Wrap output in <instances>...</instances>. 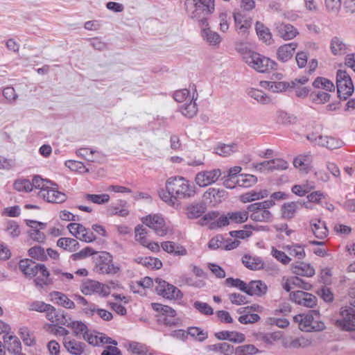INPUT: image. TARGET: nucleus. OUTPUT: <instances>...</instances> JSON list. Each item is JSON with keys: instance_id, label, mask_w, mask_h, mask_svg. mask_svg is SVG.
I'll return each instance as SVG.
<instances>
[{"instance_id": "nucleus-1", "label": "nucleus", "mask_w": 355, "mask_h": 355, "mask_svg": "<svg viewBox=\"0 0 355 355\" xmlns=\"http://www.w3.org/2000/svg\"><path fill=\"white\" fill-rule=\"evenodd\" d=\"M167 192L159 193L161 198L172 207H178V200L189 198L194 196L195 187L184 178L171 177L166 182Z\"/></svg>"}, {"instance_id": "nucleus-2", "label": "nucleus", "mask_w": 355, "mask_h": 355, "mask_svg": "<svg viewBox=\"0 0 355 355\" xmlns=\"http://www.w3.org/2000/svg\"><path fill=\"white\" fill-rule=\"evenodd\" d=\"M184 6L189 17L201 27L208 26L207 19L215 10L214 0H186Z\"/></svg>"}, {"instance_id": "nucleus-3", "label": "nucleus", "mask_w": 355, "mask_h": 355, "mask_svg": "<svg viewBox=\"0 0 355 355\" xmlns=\"http://www.w3.org/2000/svg\"><path fill=\"white\" fill-rule=\"evenodd\" d=\"M90 257L93 262V270L99 274L114 275L120 267L112 263V256L105 251L96 252L90 248Z\"/></svg>"}, {"instance_id": "nucleus-4", "label": "nucleus", "mask_w": 355, "mask_h": 355, "mask_svg": "<svg viewBox=\"0 0 355 355\" xmlns=\"http://www.w3.org/2000/svg\"><path fill=\"white\" fill-rule=\"evenodd\" d=\"M293 321L298 324L299 329L306 332L319 331L325 329L324 323L319 320V313L311 311L293 317Z\"/></svg>"}, {"instance_id": "nucleus-5", "label": "nucleus", "mask_w": 355, "mask_h": 355, "mask_svg": "<svg viewBox=\"0 0 355 355\" xmlns=\"http://www.w3.org/2000/svg\"><path fill=\"white\" fill-rule=\"evenodd\" d=\"M243 59L248 65L261 73L275 69L277 67L275 61L252 51L243 53Z\"/></svg>"}, {"instance_id": "nucleus-6", "label": "nucleus", "mask_w": 355, "mask_h": 355, "mask_svg": "<svg viewBox=\"0 0 355 355\" xmlns=\"http://www.w3.org/2000/svg\"><path fill=\"white\" fill-rule=\"evenodd\" d=\"M337 93L340 99L346 100L354 92V85L349 75L343 70L336 74Z\"/></svg>"}, {"instance_id": "nucleus-7", "label": "nucleus", "mask_w": 355, "mask_h": 355, "mask_svg": "<svg viewBox=\"0 0 355 355\" xmlns=\"http://www.w3.org/2000/svg\"><path fill=\"white\" fill-rule=\"evenodd\" d=\"M336 324L343 331H352L355 330V309L353 306H345L340 308V318Z\"/></svg>"}, {"instance_id": "nucleus-8", "label": "nucleus", "mask_w": 355, "mask_h": 355, "mask_svg": "<svg viewBox=\"0 0 355 355\" xmlns=\"http://www.w3.org/2000/svg\"><path fill=\"white\" fill-rule=\"evenodd\" d=\"M153 309L160 313L158 318V322L168 327L175 326L177 324L176 311L171 307L159 303H153Z\"/></svg>"}, {"instance_id": "nucleus-9", "label": "nucleus", "mask_w": 355, "mask_h": 355, "mask_svg": "<svg viewBox=\"0 0 355 355\" xmlns=\"http://www.w3.org/2000/svg\"><path fill=\"white\" fill-rule=\"evenodd\" d=\"M155 283L157 284L155 286L157 293L163 297L169 300L181 299L183 295L180 290L166 281L157 278Z\"/></svg>"}, {"instance_id": "nucleus-10", "label": "nucleus", "mask_w": 355, "mask_h": 355, "mask_svg": "<svg viewBox=\"0 0 355 355\" xmlns=\"http://www.w3.org/2000/svg\"><path fill=\"white\" fill-rule=\"evenodd\" d=\"M144 224L153 229L156 234L160 236H165L168 231L164 219L158 214L149 215L142 220Z\"/></svg>"}, {"instance_id": "nucleus-11", "label": "nucleus", "mask_w": 355, "mask_h": 355, "mask_svg": "<svg viewBox=\"0 0 355 355\" xmlns=\"http://www.w3.org/2000/svg\"><path fill=\"white\" fill-rule=\"evenodd\" d=\"M222 172L219 168L198 172L195 177V182L200 187H205L215 183L221 176Z\"/></svg>"}, {"instance_id": "nucleus-12", "label": "nucleus", "mask_w": 355, "mask_h": 355, "mask_svg": "<svg viewBox=\"0 0 355 355\" xmlns=\"http://www.w3.org/2000/svg\"><path fill=\"white\" fill-rule=\"evenodd\" d=\"M290 298L295 303L308 308H313L317 304V297L315 295L302 291L291 293Z\"/></svg>"}, {"instance_id": "nucleus-13", "label": "nucleus", "mask_w": 355, "mask_h": 355, "mask_svg": "<svg viewBox=\"0 0 355 355\" xmlns=\"http://www.w3.org/2000/svg\"><path fill=\"white\" fill-rule=\"evenodd\" d=\"M249 217L254 221L269 223L272 220L273 215L269 210H264L253 203L248 206Z\"/></svg>"}, {"instance_id": "nucleus-14", "label": "nucleus", "mask_w": 355, "mask_h": 355, "mask_svg": "<svg viewBox=\"0 0 355 355\" xmlns=\"http://www.w3.org/2000/svg\"><path fill=\"white\" fill-rule=\"evenodd\" d=\"M43 263H36L31 259H21L19 263V268L21 272L28 278L35 277L38 272L40 273L41 268L39 267Z\"/></svg>"}, {"instance_id": "nucleus-15", "label": "nucleus", "mask_w": 355, "mask_h": 355, "mask_svg": "<svg viewBox=\"0 0 355 355\" xmlns=\"http://www.w3.org/2000/svg\"><path fill=\"white\" fill-rule=\"evenodd\" d=\"M227 196V192L224 189L209 188L203 193V199L207 202L215 205L220 202Z\"/></svg>"}, {"instance_id": "nucleus-16", "label": "nucleus", "mask_w": 355, "mask_h": 355, "mask_svg": "<svg viewBox=\"0 0 355 355\" xmlns=\"http://www.w3.org/2000/svg\"><path fill=\"white\" fill-rule=\"evenodd\" d=\"M282 345L285 348L288 349H297L300 347H306L311 345L312 340L311 339L305 338L304 336L293 338L288 337L284 338L282 340Z\"/></svg>"}, {"instance_id": "nucleus-17", "label": "nucleus", "mask_w": 355, "mask_h": 355, "mask_svg": "<svg viewBox=\"0 0 355 355\" xmlns=\"http://www.w3.org/2000/svg\"><path fill=\"white\" fill-rule=\"evenodd\" d=\"M297 47L296 42H291L280 46L277 51L278 60L282 62H286L291 60Z\"/></svg>"}, {"instance_id": "nucleus-18", "label": "nucleus", "mask_w": 355, "mask_h": 355, "mask_svg": "<svg viewBox=\"0 0 355 355\" xmlns=\"http://www.w3.org/2000/svg\"><path fill=\"white\" fill-rule=\"evenodd\" d=\"M278 35L284 40H290L298 34L297 30L290 24L279 23L276 25Z\"/></svg>"}, {"instance_id": "nucleus-19", "label": "nucleus", "mask_w": 355, "mask_h": 355, "mask_svg": "<svg viewBox=\"0 0 355 355\" xmlns=\"http://www.w3.org/2000/svg\"><path fill=\"white\" fill-rule=\"evenodd\" d=\"M233 17L238 33L241 35L246 34L251 27L252 19L246 17L241 12H234Z\"/></svg>"}, {"instance_id": "nucleus-20", "label": "nucleus", "mask_w": 355, "mask_h": 355, "mask_svg": "<svg viewBox=\"0 0 355 355\" xmlns=\"http://www.w3.org/2000/svg\"><path fill=\"white\" fill-rule=\"evenodd\" d=\"M260 85L262 87L268 89L272 92H282L288 88H294L295 87V82H272V81H261Z\"/></svg>"}, {"instance_id": "nucleus-21", "label": "nucleus", "mask_w": 355, "mask_h": 355, "mask_svg": "<svg viewBox=\"0 0 355 355\" xmlns=\"http://www.w3.org/2000/svg\"><path fill=\"white\" fill-rule=\"evenodd\" d=\"M3 339L9 353L13 354L22 353L21 341L16 336L5 334Z\"/></svg>"}, {"instance_id": "nucleus-22", "label": "nucleus", "mask_w": 355, "mask_h": 355, "mask_svg": "<svg viewBox=\"0 0 355 355\" xmlns=\"http://www.w3.org/2000/svg\"><path fill=\"white\" fill-rule=\"evenodd\" d=\"M105 344L117 345V342L106 336L105 334L95 331L90 333V345L101 347Z\"/></svg>"}, {"instance_id": "nucleus-23", "label": "nucleus", "mask_w": 355, "mask_h": 355, "mask_svg": "<svg viewBox=\"0 0 355 355\" xmlns=\"http://www.w3.org/2000/svg\"><path fill=\"white\" fill-rule=\"evenodd\" d=\"M128 351L133 354L137 355H155V352L152 350L150 347L146 344L130 341L128 344Z\"/></svg>"}, {"instance_id": "nucleus-24", "label": "nucleus", "mask_w": 355, "mask_h": 355, "mask_svg": "<svg viewBox=\"0 0 355 355\" xmlns=\"http://www.w3.org/2000/svg\"><path fill=\"white\" fill-rule=\"evenodd\" d=\"M198 93L196 89L192 92L191 100L189 103H185L180 107V112L187 118H192L196 115L198 112L197 104L196 101L198 98Z\"/></svg>"}, {"instance_id": "nucleus-25", "label": "nucleus", "mask_w": 355, "mask_h": 355, "mask_svg": "<svg viewBox=\"0 0 355 355\" xmlns=\"http://www.w3.org/2000/svg\"><path fill=\"white\" fill-rule=\"evenodd\" d=\"M268 287L261 280L251 281L247 286L246 294L248 295L262 296L266 293Z\"/></svg>"}, {"instance_id": "nucleus-26", "label": "nucleus", "mask_w": 355, "mask_h": 355, "mask_svg": "<svg viewBox=\"0 0 355 355\" xmlns=\"http://www.w3.org/2000/svg\"><path fill=\"white\" fill-rule=\"evenodd\" d=\"M310 227L314 236L319 239H324L328 234V229L325 223L320 219L311 220Z\"/></svg>"}, {"instance_id": "nucleus-27", "label": "nucleus", "mask_w": 355, "mask_h": 355, "mask_svg": "<svg viewBox=\"0 0 355 355\" xmlns=\"http://www.w3.org/2000/svg\"><path fill=\"white\" fill-rule=\"evenodd\" d=\"M161 247L165 252L175 256H186L187 254V250L184 246L173 241L162 242Z\"/></svg>"}, {"instance_id": "nucleus-28", "label": "nucleus", "mask_w": 355, "mask_h": 355, "mask_svg": "<svg viewBox=\"0 0 355 355\" xmlns=\"http://www.w3.org/2000/svg\"><path fill=\"white\" fill-rule=\"evenodd\" d=\"M292 270L295 275L300 276L310 277L315 275L314 268L311 264L304 262H300L293 265Z\"/></svg>"}, {"instance_id": "nucleus-29", "label": "nucleus", "mask_w": 355, "mask_h": 355, "mask_svg": "<svg viewBox=\"0 0 355 355\" xmlns=\"http://www.w3.org/2000/svg\"><path fill=\"white\" fill-rule=\"evenodd\" d=\"M215 336L218 340H228L236 343H240L245 340V336L236 331H222L216 333Z\"/></svg>"}, {"instance_id": "nucleus-30", "label": "nucleus", "mask_w": 355, "mask_h": 355, "mask_svg": "<svg viewBox=\"0 0 355 355\" xmlns=\"http://www.w3.org/2000/svg\"><path fill=\"white\" fill-rule=\"evenodd\" d=\"M42 198L46 202L51 203H62L67 200V196L64 193L54 189H46L42 193Z\"/></svg>"}, {"instance_id": "nucleus-31", "label": "nucleus", "mask_w": 355, "mask_h": 355, "mask_svg": "<svg viewBox=\"0 0 355 355\" xmlns=\"http://www.w3.org/2000/svg\"><path fill=\"white\" fill-rule=\"evenodd\" d=\"M330 49L334 55H343L347 53L348 45L342 38L335 36L331 40Z\"/></svg>"}, {"instance_id": "nucleus-32", "label": "nucleus", "mask_w": 355, "mask_h": 355, "mask_svg": "<svg viewBox=\"0 0 355 355\" xmlns=\"http://www.w3.org/2000/svg\"><path fill=\"white\" fill-rule=\"evenodd\" d=\"M111 286L98 281L90 279V294L95 293L102 297H107L110 293Z\"/></svg>"}, {"instance_id": "nucleus-33", "label": "nucleus", "mask_w": 355, "mask_h": 355, "mask_svg": "<svg viewBox=\"0 0 355 355\" xmlns=\"http://www.w3.org/2000/svg\"><path fill=\"white\" fill-rule=\"evenodd\" d=\"M67 327L72 329L76 336L83 333L84 340L89 343V329L85 323L81 321H69Z\"/></svg>"}, {"instance_id": "nucleus-34", "label": "nucleus", "mask_w": 355, "mask_h": 355, "mask_svg": "<svg viewBox=\"0 0 355 355\" xmlns=\"http://www.w3.org/2000/svg\"><path fill=\"white\" fill-rule=\"evenodd\" d=\"M51 297L53 298V300L67 309H73L75 307V304L73 301L67 297V296L59 291H53L50 293Z\"/></svg>"}, {"instance_id": "nucleus-35", "label": "nucleus", "mask_w": 355, "mask_h": 355, "mask_svg": "<svg viewBox=\"0 0 355 355\" xmlns=\"http://www.w3.org/2000/svg\"><path fill=\"white\" fill-rule=\"evenodd\" d=\"M242 262L246 268L254 270H260L264 266V263L260 257H252L248 254L243 257Z\"/></svg>"}, {"instance_id": "nucleus-36", "label": "nucleus", "mask_w": 355, "mask_h": 355, "mask_svg": "<svg viewBox=\"0 0 355 355\" xmlns=\"http://www.w3.org/2000/svg\"><path fill=\"white\" fill-rule=\"evenodd\" d=\"M207 26H203L202 31V37L203 39L211 46H218L221 42V37L219 34L210 30Z\"/></svg>"}, {"instance_id": "nucleus-37", "label": "nucleus", "mask_w": 355, "mask_h": 355, "mask_svg": "<svg viewBox=\"0 0 355 355\" xmlns=\"http://www.w3.org/2000/svg\"><path fill=\"white\" fill-rule=\"evenodd\" d=\"M238 150V145L236 143L230 144H220L214 148L215 153L223 157L230 156Z\"/></svg>"}, {"instance_id": "nucleus-38", "label": "nucleus", "mask_w": 355, "mask_h": 355, "mask_svg": "<svg viewBox=\"0 0 355 355\" xmlns=\"http://www.w3.org/2000/svg\"><path fill=\"white\" fill-rule=\"evenodd\" d=\"M57 245L65 250L74 252L79 246L78 242L72 238L62 237L57 241Z\"/></svg>"}, {"instance_id": "nucleus-39", "label": "nucleus", "mask_w": 355, "mask_h": 355, "mask_svg": "<svg viewBox=\"0 0 355 355\" xmlns=\"http://www.w3.org/2000/svg\"><path fill=\"white\" fill-rule=\"evenodd\" d=\"M255 29L257 34L261 40L266 43H271L272 35L268 28L265 26L261 22L257 21L255 25Z\"/></svg>"}, {"instance_id": "nucleus-40", "label": "nucleus", "mask_w": 355, "mask_h": 355, "mask_svg": "<svg viewBox=\"0 0 355 355\" xmlns=\"http://www.w3.org/2000/svg\"><path fill=\"white\" fill-rule=\"evenodd\" d=\"M64 346L71 354L80 355L83 352V347L85 346V345L75 340H70L67 341L66 339H64Z\"/></svg>"}, {"instance_id": "nucleus-41", "label": "nucleus", "mask_w": 355, "mask_h": 355, "mask_svg": "<svg viewBox=\"0 0 355 355\" xmlns=\"http://www.w3.org/2000/svg\"><path fill=\"white\" fill-rule=\"evenodd\" d=\"M315 183L313 182H306L302 184L294 185L291 191L293 193L298 196H304L315 189Z\"/></svg>"}, {"instance_id": "nucleus-42", "label": "nucleus", "mask_w": 355, "mask_h": 355, "mask_svg": "<svg viewBox=\"0 0 355 355\" xmlns=\"http://www.w3.org/2000/svg\"><path fill=\"white\" fill-rule=\"evenodd\" d=\"M284 249L286 250L291 256L295 257L298 259H303L306 256L304 247L300 244L287 245L284 247Z\"/></svg>"}, {"instance_id": "nucleus-43", "label": "nucleus", "mask_w": 355, "mask_h": 355, "mask_svg": "<svg viewBox=\"0 0 355 355\" xmlns=\"http://www.w3.org/2000/svg\"><path fill=\"white\" fill-rule=\"evenodd\" d=\"M28 254L31 258L40 261H46L48 259L44 248L40 245H35L29 248Z\"/></svg>"}, {"instance_id": "nucleus-44", "label": "nucleus", "mask_w": 355, "mask_h": 355, "mask_svg": "<svg viewBox=\"0 0 355 355\" xmlns=\"http://www.w3.org/2000/svg\"><path fill=\"white\" fill-rule=\"evenodd\" d=\"M236 182L239 187L248 188L254 185L257 182V178L253 175L241 174L238 175Z\"/></svg>"}, {"instance_id": "nucleus-45", "label": "nucleus", "mask_w": 355, "mask_h": 355, "mask_svg": "<svg viewBox=\"0 0 355 355\" xmlns=\"http://www.w3.org/2000/svg\"><path fill=\"white\" fill-rule=\"evenodd\" d=\"M248 94L259 103L262 104H268L271 102V98L268 96L263 91L250 88L248 91Z\"/></svg>"}, {"instance_id": "nucleus-46", "label": "nucleus", "mask_w": 355, "mask_h": 355, "mask_svg": "<svg viewBox=\"0 0 355 355\" xmlns=\"http://www.w3.org/2000/svg\"><path fill=\"white\" fill-rule=\"evenodd\" d=\"M231 223L239 224L247 221L249 218L248 210L228 212Z\"/></svg>"}, {"instance_id": "nucleus-47", "label": "nucleus", "mask_w": 355, "mask_h": 355, "mask_svg": "<svg viewBox=\"0 0 355 355\" xmlns=\"http://www.w3.org/2000/svg\"><path fill=\"white\" fill-rule=\"evenodd\" d=\"M67 227L70 232V233L72 234L76 237H77V235L79 234L80 232H85V233H83V236L84 241L87 243H89V236H87V230L82 224L76 223H70L69 224H68Z\"/></svg>"}, {"instance_id": "nucleus-48", "label": "nucleus", "mask_w": 355, "mask_h": 355, "mask_svg": "<svg viewBox=\"0 0 355 355\" xmlns=\"http://www.w3.org/2000/svg\"><path fill=\"white\" fill-rule=\"evenodd\" d=\"M205 209L202 203L191 205L187 207V216L189 218H197L205 212Z\"/></svg>"}, {"instance_id": "nucleus-49", "label": "nucleus", "mask_w": 355, "mask_h": 355, "mask_svg": "<svg viewBox=\"0 0 355 355\" xmlns=\"http://www.w3.org/2000/svg\"><path fill=\"white\" fill-rule=\"evenodd\" d=\"M64 165L71 171H76L79 173L89 172V168L86 166L84 162L80 161L69 159L65 161Z\"/></svg>"}, {"instance_id": "nucleus-50", "label": "nucleus", "mask_w": 355, "mask_h": 355, "mask_svg": "<svg viewBox=\"0 0 355 355\" xmlns=\"http://www.w3.org/2000/svg\"><path fill=\"white\" fill-rule=\"evenodd\" d=\"M120 203L121 207L114 205L109 206L107 209V214L110 216L117 215L119 216L125 217L128 216L129 211L124 206L125 202L121 200Z\"/></svg>"}, {"instance_id": "nucleus-51", "label": "nucleus", "mask_w": 355, "mask_h": 355, "mask_svg": "<svg viewBox=\"0 0 355 355\" xmlns=\"http://www.w3.org/2000/svg\"><path fill=\"white\" fill-rule=\"evenodd\" d=\"M311 162V155H300L294 159L293 164L295 168L302 171L308 168Z\"/></svg>"}, {"instance_id": "nucleus-52", "label": "nucleus", "mask_w": 355, "mask_h": 355, "mask_svg": "<svg viewBox=\"0 0 355 355\" xmlns=\"http://www.w3.org/2000/svg\"><path fill=\"white\" fill-rule=\"evenodd\" d=\"M138 262L139 263L142 264L143 266L147 268H150L153 269H159L162 266V261L157 258L151 257H141L138 258Z\"/></svg>"}, {"instance_id": "nucleus-53", "label": "nucleus", "mask_w": 355, "mask_h": 355, "mask_svg": "<svg viewBox=\"0 0 355 355\" xmlns=\"http://www.w3.org/2000/svg\"><path fill=\"white\" fill-rule=\"evenodd\" d=\"M299 204L295 202L285 203L282 206V216L284 218L291 219L294 217Z\"/></svg>"}, {"instance_id": "nucleus-54", "label": "nucleus", "mask_w": 355, "mask_h": 355, "mask_svg": "<svg viewBox=\"0 0 355 355\" xmlns=\"http://www.w3.org/2000/svg\"><path fill=\"white\" fill-rule=\"evenodd\" d=\"M276 120L278 123L288 125L295 123L296 117L284 111L277 112Z\"/></svg>"}, {"instance_id": "nucleus-55", "label": "nucleus", "mask_w": 355, "mask_h": 355, "mask_svg": "<svg viewBox=\"0 0 355 355\" xmlns=\"http://www.w3.org/2000/svg\"><path fill=\"white\" fill-rule=\"evenodd\" d=\"M313 86L315 88H322L327 91H334L335 87L334 83L327 78L322 77L317 78L313 83Z\"/></svg>"}, {"instance_id": "nucleus-56", "label": "nucleus", "mask_w": 355, "mask_h": 355, "mask_svg": "<svg viewBox=\"0 0 355 355\" xmlns=\"http://www.w3.org/2000/svg\"><path fill=\"white\" fill-rule=\"evenodd\" d=\"M13 187L18 191H24L28 193L32 191L31 181L28 179L16 180L13 184Z\"/></svg>"}, {"instance_id": "nucleus-57", "label": "nucleus", "mask_w": 355, "mask_h": 355, "mask_svg": "<svg viewBox=\"0 0 355 355\" xmlns=\"http://www.w3.org/2000/svg\"><path fill=\"white\" fill-rule=\"evenodd\" d=\"M259 352L253 345H244L239 346L235 349L236 355H254Z\"/></svg>"}, {"instance_id": "nucleus-58", "label": "nucleus", "mask_w": 355, "mask_h": 355, "mask_svg": "<svg viewBox=\"0 0 355 355\" xmlns=\"http://www.w3.org/2000/svg\"><path fill=\"white\" fill-rule=\"evenodd\" d=\"M53 306L49 304H46L42 301H34L31 305L29 309L40 313H44L49 310H53Z\"/></svg>"}, {"instance_id": "nucleus-59", "label": "nucleus", "mask_w": 355, "mask_h": 355, "mask_svg": "<svg viewBox=\"0 0 355 355\" xmlns=\"http://www.w3.org/2000/svg\"><path fill=\"white\" fill-rule=\"evenodd\" d=\"M19 335L21 338L22 339L24 343L28 346L31 347L35 345L36 341L34 338H31V333L26 327H23L19 329Z\"/></svg>"}, {"instance_id": "nucleus-60", "label": "nucleus", "mask_w": 355, "mask_h": 355, "mask_svg": "<svg viewBox=\"0 0 355 355\" xmlns=\"http://www.w3.org/2000/svg\"><path fill=\"white\" fill-rule=\"evenodd\" d=\"M53 317H55L54 322H57L58 324L66 326L71 320L67 313L62 309H55V313L53 315Z\"/></svg>"}, {"instance_id": "nucleus-61", "label": "nucleus", "mask_w": 355, "mask_h": 355, "mask_svg": "<svg viewBox=\"0 0 355 355\" xmlns=\"http://www.w3.org/2000/svg\"><path fill=\"white\" fill-rule=\"evenodd\" d=\"M193 307L201 314L211 315L214 313L213 309L206 302L196 301Z\"/></svg>"}, {"instance_id": "nucleus-62", "label": "nucleus", "mask_w": 355, "mask_h": 355, "mask_svg": "<svg viewBox=\"0 0 355 355\" xmlns=\"http://www.w3.org/2000/svg\"><path fill=\"white\" fill-rule=\"evenodd\" d=\"M225 284L228 286L236 287L239 288L240 291L246 293L248 284L240 279H234L232 277H229L225 279Z\"/></svg>"}, {"instance_id": "nucleus-63", "label": "nucleus", "mask_w": 355, "mask_h": 355, "mask_svg": "<svg viewBox=\"0 0 355 355\" xmlns=\"http://www.w3.org/2000/svg\"><path fill=\"white\" fill-rule=\"evenodd\" d=\"M95 313L105 321H110L112 318V314L110 311L96 308L95 305L93 307L90 306V315L93 316Z\"/></svg>"}, {"instance_id": "nucleus-64", "label": "nucleus", "mask_w": 355, "mask_h": 355, "mask_svg": "<svg viewBox=\"0 0 355 355\" xmlns=\"http://www.w3.org/2000/svg\"><path fill=\"white\" fill-rule=\"evenodd\" d=\"M6 230L9 232V234L13 237H18L20 235V228L17 222L13 220H9L7 222Z\"/></svg>"}]
</instances>
